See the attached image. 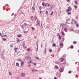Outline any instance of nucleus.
<instances>
[{
	"instance_id": "nucleus-7",
	"label": "nucleus",
	"mask_w": 79,
	"mask_h": 79,
	"mask_svg": "<svg viewBox=\"0 0 79 79\" xmlns=\"http://www.w3.org/2000/svg\"><path fill=\"white\" fill-rule=\"evenodd\" d=\"M64 70L63 69V68H61L59 70V71L60 72H63Z\"/></svg>"
},
{
	"instance_id": "nucleus-56",
	"label": "nucleus",
	"mask_w": 79,
	"mask_h": 79,
	"mask_svg": "<svg viewBox=\"0 0 79 79\" xmlns=\"http://www.w3.org/2000/svg\"><path fill=\"white\" fill-rule=\"evenodd\" d=\"M37 48H39V45H37Z\"/></svg>"
},
{
	"instance_id": "nucleus-21",
	"label": "nucleus",
	"mask_w": 79,
	"mask_h": 79,
	"mask_svg": "<svg viewBox=\"0 0 79 79\" xmlns=\"http://www.w3.org/2000/svg\"><path fill=\"white\" fill-rule=\"evenodd\" d=\"M23 25H25V27H26V26H27V24L26 23H24Z\"/></svg>"
},
{
	"instance_id": "nucleus-10",
	"label": "nucleus",
	"mask_w": 79,
	"mask_h": 79,
	"mask_svg": "<svg viewBox=\"0 0 79 79\" xmlns=\"http://www.w3.org/2000/svg\"><path fill=\"white\" fill-rule=\"evenodd\" d=\"M54 12L53 11H52L51 13L50 14V16H52V15L53 14Z\"/></svg>"
},
{
	"instance_id": "nucleus-51",
	"label": "nucleus",
	"mask_w": 79,
	"mask_h": 79,
	"mask_svg": "<svg viewBox=\"0 0 79 79\" xmlns=\"http://www.w3.org/2000/svg\"><path fill=\"white\" fill-rule=\"evenodd\" d=\"M17 42H19V39H18V40H17Z\"/></svg>"
},
{
	"instance_id": "nucleus-40",
	"label": "nucleus",
	"mask_w": 79,
	"mask_h": 79,
	"mask_svg": "<svg viewBox=\"0 0 79 79\" xmlns=\"http://www.w3.org/2000/svg\"><path fill=\"white\" fill-rule=\"evenodd\" d=\"M75 3H76V4H77V1H75Z\"/></svg>"
},
{
	"instance_id": "nucleus-17",
	"label": "nucleus",
	"mask_w": 79,
	"mask_h": 79,
	"mask_svg": "<svg viewBox=\"0 0 79 79\" xmlns=\"http://www.w3.org/2000/svg\"><path fill=\"white\" fill-rule=\"evenodd\" d=\"M32 10H33V11H35V7H34V6L32 7Z\"/></svg>"
},
{
	"instance_id": "nucleus-6",
	"label": "nucleus",
	"mask_w": 79,
	"mask_h": 79,
	"mask_svg": "<svg viewBox=\"0 0 79 79\" xmlns=\"http://www.w3.org/2000/svg\"><path fill=\"white\" fill-rule=\"evenodd\" d=\"M36 23L37 24H36V25H37L38 26H39V25H40V22L38 21H37L36 22Z\"/></svg>"
},
{
	"instance_id": "nucleus-13",
	"label": "nucleus",
	"mask_w": 79,
	"mask_h": 79,
	"mask_svg": "<svg viewBox=\"0 0 79 79\" xmlns=\"http://www.w3.org/2000/svg\"><path fill=\"white\" fill-rule=\"evenodd\" d=\"M55 68L56 69H59V68H58V67L57 65H56Z\"/></svg>"
},
{
	"instance_id": "nucleus-34",
	"label": "nucleus",
	"mask_w": 79,
	"mask_h": 79,
	"mask_svg": "<svg viewBox=\"0 0 79 79\" xmlns=\"http://www.w3.org/2000/svg\"><path fill=\"white\" fill-rule=\"evenodd\" d=\"M27 50L28 52H29V51H30V50H31V49L30 48H28V49H27Z\"/></svg>"
},
{
	"instance_id": "nucleus-23",
	"label": "nucleus",
	"mask_w": 79,
	"mask_h": 79,
	"mask_svg": "<svg viewBox=\"0 0 79 79\" xmlns=\"http://www.w3.org/2000/svg\"><path fill=\"white\" fill-rule=\"evenodd\" d=\"M61 34L62 35H64V32H63V31L61 32Z\"/></svg>"
},
{
	"instance_id": "nucleus-11",
	"label": "nucleus",
	"mask_w": 79,
	"mask_h": 79,
	"mask_svg": "<svg viewBox=\"0 0 79 79\" xmlns=\"http://www.w3.org/2000/svg\"><path fill=\"white\" fill-rule=\"evenodd\" d=\"M32 72H37V70L35 69H33L32 70Z\"/></svg>"
},
{
	"instance_id": "nucleus-64",
	"label": "nucleus",
	"mask_w": 79,
	"mask_h": 79,
	"mask_svg": "<svg viewBox=\"0 0 79 79\" xmlns=\"http://www.w3.org/2000/svg\"><path fill=\"white\" fill-rule=\"evenodd\" d=\"M39 79H42V78L41 77H39Z\"/></svg>"
},
{
	"instance_id": "nucleus-16",
	"label": "nucleus",
	"mask_w": 79,
	"mask_h": 79,
	"mask_svg": "<svg viewBox=\"0 0 79 79\" xmlns=\"http://www.w3.org/2000/svg\"><path fill=\"white\" fill-rule=\"evenodd\" d=\"M60 60L62 62H63V61H64V59L63 58H61L60 59Z\"/></svg>"
},
{
	"instance_id": "nucleus-41",
	"label": "nucleus",
	"mask_w": 79,
	"mask_h": 79,
	"mask_svg": "<svg viewBox=\"0 0 79 79\" xmlns=\"http://www.w3.org/2000/svg\"><path fill=\"white\" fill-rule=\"evenodd\" d=\"M46 14H47V15H48V11H46Z\"/></svg>"
},
{
	"instance_id": "nucleus-58",
	"label": "nucleus",
	"mask_w": 79,
	"mask_h": 79,
	"mask_svg": "<svg viewBox=\"0 0 79 79\" xmlns=\"http://www.w3.org/2000/svg\"><path fill=\"white\" fill-rule=\"evenodd\" d=\"M77 27H79V24H77Z\"/></svg>"
},
{
	"instance_id": "nucleus-46",
	"label": "nucleus",
	"mask_w": 79,
	"mask_h": 79,
	"mask_svg": "<svg viewBox=\"0 0 79 79\" xmlns=\"http://www.w3.org/2000/svg\"><path fill=\"white\" fill-rule=\"evenodd\" d=\"M58 52H60V50H61V49H60V48H58Z\"/></svg>"
},
{
	"instance_id": "nucleus-9",
	"label": "nucleus",
	"mask_w": 79,
	"mask_h": 79,
	"mask_svg": "<svg viewBox=\"0 0 79 79\" xmlns=\"http://www.w3.org/2000/svg\"><path fill=\"white\" fill-rule=\"evenodd\" d=\"M64 30L65 32H68V29H67L66 28H64Z\"/></svg>"
},
{
	"instance_id": "nucleus-4",
	"label": "nucleus",
	"mask_w": 79,
	"mask_h": 79,
	"mask_svg": "<svg viewBox=\"0 0 79 79\" xmlns=\"http://www.w3.org/2000/svg\"><path fill=\"white\" fill-rule=\"evenodd\" d=\"M60 47H61V48H63V44L62 43H60Z\"/></svg>"
},
{
	"instance_id": "nucleus-26",
	"label": "nucleus",
	"mask_w": 79,
	"mask_h": 79,
	"mask_svg": "<svg viewBox=\"0 0 79 79\" xmlns=\"http://www.w3.org/2000/svg\"><path fill=\"white\" fill-rule=\"evenodd\" d=\"M53 47H55L56 46V44L53 43L52 44Z\"/></svg>"
},
{
	"instance_id": "nucleus-37",
	"label": "nucleus",
	"mask_w": 79,
	"mask_h": 79,
	"mask_svg": "<svg viewBox=\"0 0 79 79\" xmlns=\"http://www.w3.org/2000/svg\"><path fill=\"white\" fill-rule=\"evenodd\" d=\"M47 5H48V3H46L45 4V6L46 7H47Z\"/></svg>"
},
{
	"instance_id": "nucleus-54",
	"label": "nucleus",
	"mask_w": 79,
	"mask_h": 79,
	"mask_svg": "<svg viewBox=\"0 0 79 79\" xmlns=\"http://www.w3.org/2000/svg\"><path fill=\"white\" fill-rule=\"evenodd\" d=\"M42 5H43V6H44V2H43L42 3Z\"/></svg>"
},
{
	"instance_id": "nucleus-32",
	"label": "nucleus",
	"mask_w": 79,
	"mask_h": 79,
	"mask_svg": "<svg viewBox=\"0 0 79 79\" xmlns=\"http://www.w3.org/2000/svg\"><path fill=\"white\" fill-rule=\"evenodd\" d=\"M35 58L36 59H38V60H40V59L39 58V57L36 56Z\"/></svg>"
},
{
	"instance_id": "nucleus-61",
	"label": "nucleus",
	"mask_w": 79,
	"mask_h": 79,
	"mask_svg": "<svg viewBox=\"0 0 79 79\" xmlns=\"http://www.w3.org/2000/svg\"><path fill=\"white\" fill-rule=\"evenodd\" d=\"M42 44L41 45V48H42Z\"/></svg>"
},
{
	"instance_id": "nucleus-12",
	"label": "nucleus",
	"mask_w": 79,
	"mask_h": 79,
	"mask_svg": "<svg viewBox=\"0 0 79 79\" xmlns=\"http://www.w3.org/2000/svg\"><path fill=\"white\" fill-rule=\"evenodd\" d=\"M68 8H69L70 11H71L72 10V8H71L70 6H69V7H68Z\"/></svg>"
},
{
	"instance_id": "nucleus-45",
	"label": "nucleus",
	"mask_w": 79,
	"mask_h": 79,
	"mask_svg": "<svg viewBox=\"0 0 79 79\" xmlns=\"http://www.w3.org/2000/svg\"><path fill=\"white\" fill-rule=\"evenodd\" d=\"M9 75H11V72H9Z\"/></svg>"
},
{
	"instance_id": "nucleus-49",
	"label": "nucleus",
	"mask_w": 79,
	"mask_h": 79,
	"mask_svg": "<svg viewBox=\"0 0 79 79\" xmlns=\"http://www.w3.org/2000/svg\"><path fill=\"white\" fill-rule=\"evenodd\" d=\"M3 40H4V41H5V40H6V39H5V38H3Z\"/></svg>"
},
{
	"instance_id": "nucleus-22",
	"label": "nucleus",
	"mask_w": 79,
	"mask_h": 79,
	"mask_svg": "<svg viewBox=\"0 0 79 79\" xmlns=\"http://www.w3.org/2000/svg\"><path fill=\"white\" fill-rule=\"evenodd\" d=\"M16 66H19V63H18V62L17 63H16Z\"/></svg>"
},
{
	"instance_id": "nucleus-38",
	"label": "nucleus",
	"mask_w": 79,
	"mask_h": 79,
	"mask_svg": "<svg viewBox=\"0 0 79 79\" xmlns=\"http://www.w3.org/2000/svg\"><path fill=\"white\" fill-rule=\"evenodd\" d=\"M51 6V5H50V4L48 3V7H49V6Z\"/></svg>"
},
{
	"instance_id": "nucleus-47",
	"label": "nucleus",
	"mask_w": 79,
	"mask_h": 79,
	"mask_svg": "<svg viewBox=\"0 0 79 79\" xmlns=\"http://www.w3.org/2000/svg\"><path fill=\"white\" fill-rule=\"evenodd\" d=\"M59 39H61V36L60 35H59Z\"/></svg>"
},
{
	"instance_id": "nucleus-25",
	"label": "nucleus",
	"mask_w": 79,
	"mask_h": 79,
	"mask_svg": "<svg viewBox=\"0 0 79 79\" xmlns=\"http://www.w3.org/2000/svg\"><path fill=\"white\" fill-rule=\"evenodd\" d=\"M49 52H50V53H51L52 52V50L51 49H49Z\"/></svg>"
},
{
	"instance_id": "nucleus-3",
	"label": "nucleus",
	"mask_w": 79,
	"mask_h": 79,
	"mask_svg": "<svg viewBox=\"0 0 79 79\" xmlns=\"http://www.w3.org/2000/svg\"><path fill=\"white\" fill-rule=\"evenodd\" d=\"M46 52H47V48H45L44 50V55H45L46 54Z\"/></svg>"
},
{
	"instance_id": "nucleus-15",
	"label": "nucleus",
	"mask_w": 79,
	"mask_h": 79,
	"mask_svg": "<svg viewBox=\"0 0 79 79\" xmlns=\"http://www.w3.org/2000/svg\"><path fill=\"white\" fill-rule=\"evenodd\" d=\"M22 35L21 34H19L17 36L18 37H21V36Z\"/></svg>"
},
{
	"instance_id": "nucleus-43",
	"label": "nucleus",
	"mask_w": 79,
	"mask_h": 79,
	"mask_svg": "<svg viewBox=\"0 0 79 79\" xmlns=\"http://www.w3.org/2000/svg\"><path fill=\"white\" fill-rule=\"evenodd\" d=\"M68 15H71V12H68Z\"/></svg>"
},
{
	"instance_id": "nucleus-55",
	"label": "nucleus",
	"mask_w": 79,
	"mask_h": 79,
	"mask_svg": "<svg viewBox=\"0 0 79 79\" xmlns=\"http://www.w3.org/2000/svg\"><path fill=\"white\" fill-rule=\"evenodd\" d=\"M71 73V71H69V74Z\"/></svg>"
},
{
	"instance_id": "nucleus-42",
	"label": "nucleus",
	"mask_w": 79,
	"mask_h": 79,
	"mask_svg": "<svg viewBox=\"0 0 79 79\" xmlns=\"http://www.w3.org/2000/svg\"><path fill=\"white\" fill-rule=\"evenodd\" d=\"M66 54H64L63 55V56L64 57H66Z\"/></svg>"
},
{
	"instance_id": "nucleus-30",
	"label": "nucleus",
	"mask_w": 79,
	"mask_h": 79,
	"mask_svg": "<svg viewBox=\"0 0 79 79\" xmlns=\"http://www.w3.org/2000/svg\"><path fill=\"white\" fill-rule=\"evenodd\" d=\"M17 60L19 61H21L22 60L21 59H17Z\"/></svg>"
},
{
	"instance_id": "nucleus-18",
	"label": "nucleus",
	"mask_w": 79,
	"mask_h": 79,
	"mask_svg": "<svg viewBox=\"0 0 79 79\" xmlns=\"http://www.w3.org/2000/svg\"><path fill=\"white\" fill-rule=\"evenodd\" d=\"M21 28H22V29H24V26H23V25H21Z\"/></svg>"
},
{
	"instance_id": "nucleus-63",
	"label": "nucleus",
	"mask_w": 79,
	"mask_h": 79,
	"mask_svg": "<svg viewBox=\"0 0 79 79\" xmlns=\"http://www.w3.org/2000/svg\"><path fill=\"white\" fill-rule=\"evenodd\" d=\"M57 79V78L56 77H54V79Z\"/></svg>"
},
{
	"instance_id": "nucleus-39",
	"label": "nucleus",
	"mask_w": 79,
	"mask_h": 79,
	"mask_svg": "<svg viewBox=\"0 0 79 79\" xmlns=\"http://www.w3.org/2000/svg\"><path fill=\"white\" fill-rule=\"evenodd\" d=\"M31 28L32 30H34V29H35V28H33V27H31Z\"/></svg>"
},
{
	"instance_id": "nucleus-24",
	"label": "nucleus",
	"mask_w": 79,
	"mask_h": 79,
	"mask_svg": "<svg viewBox=\"0 0 79 79\" xmlns=\"http://www.w3.org/2000/svg\"><path fill=\"white\" fill-rule=\"evenodd\" d=\"M74 7L75 9H77V6L76 5L74 6Z\"/></svg>"
},
{
	"instance_id": "nucleus-59",
	"label": "nucleus",
	"mask_w": 79,
	"mask_h": 79,
	"mask_svg": "<svg viewBox=\"0 0 79 79\" xmlns=\"http://www.w3.org/2000/svg\"><path fill=\"white\" fill-rule=\"evenodd\" d=\"M62 40H63V41H64V38H62Z\"/></svg>"
},
{
	"instance_id": "nucleus-29",
	"label": "nucleus",
	"mask_w": 79,
	"mask_h": 79,
	"mask_svg": "<svg viewBox=\"0 0 79 79\" xmlns=\"http://www.w3.org/2000/svg\"><path fill=\"white\" fill-rule=\"evenodd\" d=\"M32 60H30L29 62H28V63H32Z\"/></svg>"
},
{
	"instance_id": "nucleus-19",
	"label": "nucleus",
	"mask_w": 79,
	"mask_h": 79,
	"mask_svg": "<svg viewBox=\"0 0 79 79\" xmlns=\"http://www.w3.org/2000/svg\"><path fill=\"white\" fill-rule=\"evenodd\" d=\"M34 19H35V20H36V19H37V17H36V16H35Z\"/></svg>"
},
{
	"instance_id": "nucleus-53",
	"label": "nucleus",
	"mask_w": 79,
	"mask_h": 79,
	"mask_svg": "<svg viewBox=\"0 0 79 79\" xmlns=\"http://www.w3.org/2000/svg\"><path fill=\"white\" fill-rule=\"evenodd\" d=\"M15 48V50H18V48Z\"/></svg>"
},
{
	"instance_id": "nucleus-57",
	"label": "nucleus",
	"mask_w": 79,
	"mask_h": 79,
	"mask_svg": "<svg viewBox=\"0 0 79 79\" xmlns=\"http://www.w3.org/2000/svg\"><path fill=\"white\" fill-rule=\"evenodd\" d=\"M75 24H77V21H75Z\"/></svg>"
},
{
	"instance_id": "nucleus-31",
	"label": "nucleus",
	"mask_w": 79,
	"mask_h": 79,
	"mask_svg": "<svg viewBox=\"0 0 79 79\" xmlns=\"http://www.w3.org/2000/svg\"><path fill=\"white\" fill-rule=\"evenodd\" d=\"M66 21H70V19H66Z\"/></svg>"
},
{
	"instance_id": "nucleus-5",
	"label": "nucleus",
	"mask_w": 79,
	"mask_h": 79,
	"mask_svg": "<svg viewBox=\"0 0 79 79\" xmlns=\"http://www.w3.org/2000/svg\"><path fill=\"white\" fill-rule=\"evenodd\" d=\"M24 64V63L23 61H21V66H23Z\"/></svg>"
},
{
	"instance_id": "nucleus-2",
	"label": "nucleus",
	"mask_w": 79,
	"mask_h": 79,
	"mask_svg": "<svg viewBox=\"0 0 79 79\" xmlns=\"http://www.w3.org/2000/svg\"><path fill=\"white\" fill-rule=\"evenodd\" d=\"M21 76L22 77H25L26 74L24 73H22L21 74Z\"/></svg>"
},
{
	"instance_id": "nucleus-36",
	"label": "nucleus",
	"mask_w": 79,
	"mask_h": 79,
	"mask_svg": "<svg viewBox=\"0 0 79 79\" xmlns=\"http://www.w3.org/2000/svg\"><path fill=\"white\" fill-rule=\"evenodd\" d=\"M27 32H28V31H24V33L25 34H26V33H27Z\"/></svg>"
},
{
	"instance_id": "nucleus-44",
	"label": "nucleus",
	"mask_w": 79,
	"mask_h": 79,
	"mask_svg": "<svg viewBox=\"0 0 79 79\" xmlns=\"http://www.w3.org/2000/svg\"><path fill=\"white\" fill-rule=\"evenodd\" d=\"M66 1L68 2H70L71 1V0H66Z\"/></svg>"
},
{
	"instance_id": "nucleus-1",
	"label": "nucleus",
	"mask_w": 79,
	"mask_h": 79,
	"mask_svg": "<svg viewBox=\"0 0 79 79\" xmlns=\"http://www.w3.org/2000/svg\"><path fill=\"white\" fill-rule=\"evenodd\" d=\"M25 59L26 60H30L31 59V57L30 56H26L25 57Z\"/></svg>"
},
{
	"instance_id": "nucleus-60",
	"label": "nucleus",
	"mask_w": 79,
	"mask_h": 79,
	"mask_svg": "<svg viewBox=\"0 0 79 79\" xmlns=\"http://www.w3.org/2000/svg\"><path fill=\"white\" fill-rule=\"evenodd\" d=\"M40 14H41V13H42V11H40Z\"/></svg>"
},
{
	"instance_id": "nucleus-52",
	"label": "nucleus",
	"mask_w": 79,
	"mask_h": 79,
	"mask_svg": "<svg viewBox=\"0 0 79 79\" xmlns=\"http://www.w3.org/2000/svg\"><path fill=\"white\" fill-rule=\"evenodd\" d=\"M36 45H38V41H36Z\"/></svg>"
},
{
	"instance_id": "nucleus-62",
	"label": "nucleus",
	"mask_w": 79,
	"mask_h": 79,
	"mask_svg": "<svg viewBox=\"0 0 79 79\" xmlns=\"http://www.w3.org/2000/svg\"><path fill=\"white\" fill-rule=\"evenodd\" d=\"M34 66H36V64L35 63H34Z\"/></svg>"
},
{
	"instance_id": "nucleus-14",
	"label": "nucleus",
	"mask_w": 79,
	"mask_h": 79,
	"mask_svg": "<svg viewBox=\"0 0 79 79\" xmlns=\"http://www.w3.org/2000/svg\"><path fill=\"white\" fill-rule=\"evenodd\" d=\"M76 32V33H77V34H79V30H77L75 31Z\"/></svg>"
},
{
	"instance_id": "nucleus-27",
	"label": "nucleus",
	"mask_w": 79,
	"mask_h": 79,
	"mask_svg": "<svg viewBox=\"0 0 79 79\" xmlns=\"http://www.w3.org/2000/svg\"><path fill=\"white\" fill-rule=\"evenodd\" d=\"M73 43L74 44H77V42H76V41H74L73 42Z\"/></svg>"
},
{
	"instance_id": "nucleus-35",
	"label": "nucleus",
	"mask_w": 79,
	"mask_h": 79,
	"mask_svg": "<svg viewBox=\"0 0 79 79\" xmlns=\"http://www.w3.org/2000/svg\"><path fill=\"white\" fill-rule=\"evenodd\" d=\"M52 8H53V5H51V8L52 9Z\"/></svg>"
},
{
	"instance_id": "nucleus-8",
	"label": "nucleus",
	"mask_w": 79,
	"mask_h": 79,
	"mask_svg": "<svg viewBox=\"0 0 79 79\" xmlns=\"http://www.w3.org/2000/svg\"><path fill=\"white\" fill-rule=\"evenodd\" d=\"M65 25H66V24L64 23H62L60 24V27H61V26H65Z\"/></svg>"
},
{
	"instance_id": "nucleus-20",
	"label": "nucleus",
	"mask_w": 79,
	"mask_h": 79,
	"mask_svg": "<svg viewBox=\"0 0 79 79\" xmlns=\"http://www.w3.org/2000/svg\"><path fill=\"white\" fill-rule=\"evenodd\" d=\"M39 8L40 10H42V7L39 6Z\"/></svg>"
},
{
	"instance_id": "nucleus-48",
	"label": "nucleus",
	"mask_w": 79,
	"mask_h": 79,
	"mask_svg": "<svg viewBox=\"0 0 79 79\" xmlns=\"http://www.w3.org/2000/svg\"><path fill=\"white\" fill-rule=\"evenodd\" d=\"M70 31H74V29H72L71 30H70Z\"/></svg>"
},
{
	"instance_id": "nucleus-50",
	"label": "nucleus",
	"mask_w": 79,
	"mask_h": 79,
	"mask_svg": "<svg viewBox=\"0 0 79 79\" xmlns=\"http://www.w3.org/2000/svg\"><path fill=\"white\" fill-rule=\"evenodd\" d=\"M24 45H25V44L23 43V47H24Z\"/></svg>"
},
{
	"instance_id": "nucleus-28",
	"label": "nucleus",
	"mask_w": 79,
	"mask_h": 79,
	"mask_svg": "<svg viewBox=\"0 0 79 79\" xmlns=\"http://www.w3.org/2000/svg\"><path fill=\"white\" fill-rule=\"evenodd\" d=\"M70 10H69V9H67V10H66V12H68V11H70Z\"/></svg>"
},
{
	"instance_id": "nucleus-33",
	"label": "nucleus",
	"mask_w": 79,
	"mask_h": 79,
	"mask_svg": "<svg viewBox=\"0 0 79 79\" xmlns=\"http://www.w3.org/2000/svg\"><path fill=\"white\" fill-rule=\"evenodd\" d=\"M73 47H74L73 46V45H71L70 46V48L72 49L73 48Z\"/></svg>"
}]
</instances>
